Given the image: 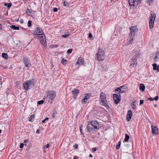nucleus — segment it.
Here are the masks:
<instances>
[{
    "label": "nucleus",
    "instance_id": "obj_1",
    "mask_svg": "<svg viewBox=\"0 0 159 159\" xmlns=\"http://www.w3.org/2000/svg\"><path fill=\"white\" fill-rule=\"evenodd\" d=\"M130 32L129 34V36L130 38V40L129 41V44H131L133 43L134 39V37L135 35V34L137 33L138 29L137 26H132L129 28Z\"/></svg>",
    "mask_w": 159,
    "mask_h": 159
},
{
    "label": "nucleus",
    "instance_id": "obj_2",
    "mask_svg": "<svg viewBox=\"0 0 159 159\" xmlns=\"http://www.w3.org/2000/svg\"><path fill=\"white\" fill-rule=\"evenodd\" d=\"M46 98L48 100V102L50 104L52 103L53 100L56 96V92L54 90H48L46 92Z\"/></svg>",
    "mask_w": 159,
    "mask_h": 159
},
{
    "label": "nucleus",
    "instance_id": "obj_3",
    "mask_svg": "<svg viewBox=\"0 0 159 159\" xmlns=\"http://www.w3.org/2000/svg\"><path fill=\"white\" fill-rule=\"evenodd\" d=\"M98 53L96 54L97 60L99 61H103L104 59V51L100 48H99L98 51Z\"/></svg>",
    "mask_w": 159,
    "mask_h": 159
},
{
    "label": "nucleus",
    "instance_id": "obj_4",
    "mask_svg": "<svg viewBox=\"0 0 159 159\" xmlns=\"http://www.w3.org/2000/svg\"><path fill=\"white\" fill-rule=\"evenodd\" d=\"M100 99L101 101L100 103L102 105L107 107H109L106 99V95L103 92H102L100 93Z\"/></svg>",
    "mask_w": 159,
    "mask_h": 159
},
{
    "label": "nucleus",
    "instance_id": "obj_5",
    "mask_svg": "<svg viewBox=\"0 0 159 159\" xmlns=\"http://www.w3.org/2000/svg\"><path fill=\"white\" fill-rule=\"evenodd\" d=\"M156 17V15L154 13H151L149 19V26L150 29L152 28L154 26V23Z\"/></svg>",
    "mask_w": 159,
    "mask_h": 159
},
{
    "label": "nucleus",
    "instance_id": "obj_6",
    "mask_svg": "<svg viewBox=\"0 0 159 159\" xmlns=\"http://www.w3.org/2000/svg\"><path fill=\"white\" fill-rule=\"evenodd\" d=\"M113 99L115 104H118L121 100V96L120 94H114L113 95Z\"/></svg>",
    "mask_w": 159,
    "mask_h": 159
},
{
    "label": "nucleus",
    "instance_id": "obj_7",
    "mask_svg": "<svg viewBox=\"0 0 159 159\" xmlns=\"http://www.w3.org/2000/svg\"><path fill=\"white\" fill-rule=\"evenodd\" d=\"M33 82L31 80H27L23 84V86L24 89L26 90H27L30 89L29 86L30 85H33Z\"/></svg>",
    "mask_w": 159,
    "mask_h": 159
},
{
    "label": "nucleus",
    "instance_id": "obj_8",
    "mask_svg": "<svg viewBox=\"0 0 159 159\" xmlns=\"http://www.w3.org/2000/svg\"><path fill=\"white\" fill-rule=\"evenodd\" d=\"M39 38L40 42L42 43L43 45L45 46L46 45V39L45 36L44 34H42L41 35L38 36Z\"/></svg>",
    "mask_w": 159,
    "mask_h": 159
},
{
    "label": "nucleus",
    "instance_id": "obj_9",
    "mask_svg": "<svg viewBox=\"0 0 159 159\" xmlns=\"http://www.w3.org/2000/svg\"><path fill=\"white\" fill-rule=\"evenodd\" d=\"M43 34L42 29L39 27H36L34 30V35H36L38 36L41 35L42 34Z\"/></svg>",
    "mask_w": 159,
    "mask_h": 159
},
{
    "label": "nucleus",
    "instance_id": "obj_10",
    "mask_svg": "<svg viewBox=\"0 0 159 159\" xmlns=\"http://www.w3.org/2000/svg\"><path fill=\"white\" fill-rule=\"evenodd\" d=\"M87 129L89 132H93L96 129L92 125L91 122L88 123L87 125Z\"/></svg>",
    "mask_w": 159,
    "mask_h": 159
},
{
    "label": "nucleus",
    "instance_id": "obj_11",
    "mask_svg": "<svg viewBox=\"0 0 159 159\" xmlns=\"http://www.w3.org/2000/svg\"><path fill=\"white\" fill-rule=\"evenodd\" d=\"M132 112L130 110H128L126 116V120L128 121H129L131 119L132 116Z\"/></svg>",
    "mask_w": 159,
    "mask_h": 159
},
{
    "label": "nucleus",
    "instance_id": "obj_12",
    "mask_svg": "<svg viewBox=\"0 0 159 159\" xmlns=\"http://www.w3.org/2000/svg\"><path fill=\"white\" fill-rule=\"evenodd\" d=\"M92 125L96 129L98 130L99 129V123L96 121H93L90 122Z\"/></svg>",
    "mask_w": 159,
    "mask_h": 159
},
{
    "label": "nucleus",
    "instance_id": "obj_13",
    "mask_svg": "<svg viewBox=\"0 0 159 159\" xmlns=\"http://www.w3.org/2000/svg\"><path fill=\"white\" fill-rule=\"evenodd\" d=\"M137 59L135 58H133L131 61V63L130 64V66L131 68H133L137 65Z\"/></svg>",
    "mask_w": 159,
    "mask_h": 159
},
{
    "label": "nucleus",
    "instance_id": "obj_14",
    "mask_svg": "<svg viewBox=\"0 0 159 159\" xmlns=\"http://www.w3.org/2000/svg\"><path fill=\"white\" fill-rule=\"evenodd\" d=\"M84 65V59L81 57H79L77 60L76 65Z\"/></svg>",
    "mask_w": 159,
    "mask_h": 159
},
{
    "label": "nucleus",
    "instance_id": "obj_15",
    "mask_svg": "<svg viewBox=\"0 0 159 159\" xmlns=\"http://www.w3.org/2000/svg\"><path fill=\"white\" fill-rule=\"evenodd\" d=\"M23 61L25 66V67L28 68L30 67L29 61L27 58H23Z\"/></svg>",
    "mask_w": 159,
    "mask_h": 159
},
{
    "label": "nucleus",
    "instance_id": "obj_16",
    "mask_svg": "<svg viewBox=\"0 0 159 159\" xmlns=\"http://www.w3.org/2000/svg\"><path fill=\"white\" fill-rule=\"evenodd\" d=\"M152 131L153 134H157L158 132L157 127H156L155 126H153V125H152Z\"/></svg>",
    "mask_w": 159,
    "mask_h": 159
},
{
    "label": "nucleus",
    "instance_id": "obj_17",
    "mask_svg": "<svg viewBox=\"0 0 159 159\" xmlns=\"http://www.w3.org/2000/svg\"><path fill=\"white\" fill-rule=\"evenodd\" d=\"M152 66L154 70H157L158 72H159V66L157 65L156 63H154L152 64Z\"/></svg>",
    "mask_w": 159,
    "mask_h": 159
},
{
    "label": "nucleus",
    "instance_id": "obj_18",
    "mask_svg": "<svg viewBox=\"0 0 159 159\" xmlns=\"http://www.w3.org/2000/svg\"><path fill=\"white\" fill-rule=\"evenodd\" d=\"M140 54L139 52H137L136 54H133V58H135L137 60V59L140 58Z\"/></svg>",
    "mask_w": 159,
    "mask_h": 159
},
{
    "label": "nucleus",
    "instance_id": "obj_19",
    "mask_svg": "<svg viewBox=\"0 0 159 159\" xmlns=\"http://www.w3.org/2000/svg\"><path fill=\"white\" fill-rule=\"evenodd\" d=\"M120 88L122 90H125V91L126 92V91L127 90L128 86L127 84H125L122 86H120Z\"/></svg>",
    "mask_w": 159,
    "mask_h": 159
},
{
    "label": "nucleus",
    "instance_id": "obj_20",
    "mask_svg": "<svg viewBox=\"0 0 159 159\" xmlns=\"http://www.w3.org/2000/svg\"><path fill=\"white\" fill-rule=\"evenodd\" d=\"M135 0H128V2L129 5L131 6L134 5Z\"/></svg>",
    "mask_w": 159,
    "mask_h": 159
},
{
    "label": "nucleus",
    "instance_id": "obj_21",
    "mask_svg": "<svg viewBox=\"0 0 159 159\" xmlns=\"http://www.w3.org/2000/svg\"><path fill=\"white\" fill-rule=\"evenodd\" d=\"M72 94L75 96H77L79 93V90L77 89H75L72 91Z\"/></svg>",
    "mask_w": 159,
    "mask_h": 159
},
{
    "label": "nucleus",
    "instance_id": "obj_22",
    "mask_svg": "<svg viewBox=\"0 0 159 159\" xmlns=\"http://www.w3.org/2000/svg\"><path fill=\"white\" fill-rule=\"evenodd\" d=\"M145 89V86L144 84H140L139 89L142 91H143Z\"/></svg>",
    "mask_w": 159,
    "mask_h": 159
},
{
    "label": "nucleus",
    "instance_id": "obj_23",
    "mask_svg": "<svg viewBox=\"0 0 159 159\" xmlns=\"http://www.w3.org/2000/svg\"><path fill=\"white\" fill-rule=\"evenodd\" d=\"M155 59L156 61H157L159 60V51L156 53Z\"/></svg>",
    "mask_w": 159,
    "mask_h": 159
},
{
    "label": "nucleus",
    "instance_id": "obj_24",
    "mask_svg": "<svg viewBox=\"0 0 159 159\" xmlns=\"http://www.w3.org/2000/svg\"><path fill=\"white\" fill-rule=\"evenodd\" d=\"M10 28L14 30H18L19 29V27L15 26V25L10 26Z\"/></svg>",
    "mask_w": 159,
    "mask_h": 159
},
{
    "label": "nucleus",
    "instance_id": "obj_25",
    "mask_svg": "<svg viewBox=\"0 0 159 159\" xmlns=\"http://www.w3.org/2000/svg\"><path fill=\"white\" fill-rule=\"evenodd\" d=\"M85 95L84 98H85L88 100V99H89L90 97L91 96V94L90 93H86L84 94Z\"/></svg>",
    "mask_w": 159,
    "mask_h": 159
},
{
    "label": "nucleus",
    "instance_id": "obj_26",
    "mask_svg": "<svg viewBox=\"0 0 159 159\" xmlns=\"http://www.w3.org/2000/svg\"><path fill=\"white\" fill-rule=\"evenodd\" d=\"M136 101H134L132 102L131 103V106L132 107V108L134 109L136 108V104L135 103H136Z\"/></svg>",
    "mask_w": 159,
    "mask_h": 159
},
{
    "label": "nucleus",
    "instance_id": "obj_27",
    "mask_svg": "<svg viewBox=\"0 0 159 159\" xmlns=\"http://www.w3.org/2000/svg\"><path fill=\"white\" fill-rule=\"evenodd\" d=\"M125 138L124 139L125 141L127 142L129 141V136L127 134H125Z\"/></svg>",
    "mask_w": 159,
    "mask_h": 159
},
{
    "label": "nucleus",
    "instance_id": "obj_28",
    "mask_svg": "<svg viewBox=\"0 0 159 159\" xmlns=\"http://www.w3.org/2000/svg\"><path fill=\"white\" fill-rule=\"evenodd\" d=\"M2 57L4 58L7 59L8 58V55L7 54L5 53H3L2 54Z\"/></svg>",
    "mask_w": 159,
    "mask_h": 159
},
{
    "label": "nucleus",
    "instance_id": "obj_29",
    "mask_svg": "<svg viewBox=\"0 0 159 159\" xmlns=\"http://www.w3.org/2000/svg\"><path fill=\"white\" fill-rule=\"evenodd\" d=\"M4 5L7 7L9 8H9L11 6V3H5Z\"/></svg>",
    "mask_w": 159,
    "mask_h": 159
},
{
    "label": "nucleus",
    "instance_id": "obj_30",
    "mask_svg": "<svg viewBox=\"0 0 159 159\" xmlns=\"http://www.w3.org/2000/svg\"><path fill=\"white\" fill-rule=\"evenodd\" d=\"M87 100L84 98L81 100V103L82 104H85L87 102Z\"/></svg>",
    "mask_w": 159,
    "mask_h": 159
},
{
    "label": "nucleus",
    "instance_id": "obj_31",
    "mask_svg": "<svg viewBox=\"0 0 159 159\" xmlns=\"http://www.w3.org/2000/svg\"><path fill=\"white\" fill-rule=\"evenodd\" d=\"M26 13L29 16H31V11L29 9H28L27 10Z\"/></svg>",
    "mask_w": 159,
    "mask_h": 159
},
{
    "label": "nucleus",
    "instance_id": "obj_32",
    "mask_svg": "<svg viewBox=\"0 0 159 159\" xmlns=\"http://www.w3.org/2000/svg\"><path fill=\"white\" fill-rule=\"evenodd\" d=\"M67 62V61L66 60L63 58L61 61V63L62 64L65 65L66 64Z\"/></svg>",
    "mask_w": 159,
    "mask_h": 159
},
{
    "label": "nucleus",
    "instance_id": "obj_33",
    "mask_svg": "<svg viewBox=\"0 0 159 159\" xmlns=\"http://www.w3.org/2000/svg\"><path fill=\"white\" fill-rule=\"evenodd\" d=\"M34 115H32L30 116L29 118V121H32L33 119H34Z\"/></svg>",
    "mask_w": 159,
    "mask_h": 159
},
{
    "label": "nucleus",
    "instance_id": "obj_34",
    "mask_svg": "<svg viewBox=\"0 0 159 159\" xmlns=\"http://www.w3.org/2000/svg\"><path fill=\"white\" fill-rule=\"evenodd\" d=\"M121 141H120L117 145H116V148L117 149H119L120 147V145L121 144Z\"/></svg>",
    "mask_w": 159,
    "mask_h": 159
},
{
    "label": "nucleus",
    "instance_id": "obj_35",
    "mask_svg": "<svg viewBox=\"0 0 159 159\" xmlns=\"http://www.w3.org/2000/svg\"><path fill=\"white\" fill-rule=\"evenodd\" d=\"M63 4L65 6H68L69 5V3L65 1L63 2Z\"/></svg>",
    "mask_w": 159,
    "mask_h": 159
},
{
    "label": "nucleus",
    "instance_id": "obj_36",
    "mask_svg": "<svg viewBox=\"0 0 159 159\" xmlns=\"http://www.w3.org/2000/svg\"><path fill=\"white\" fill-rule=\"evenodd\" d=\"M57 114V112L56 111H54L53 113L52 114V116L53 118L55 117V116Z\"/></svg>",
    "mask_w": 159,
    "mask_h": 159
},
{
    "label": "nucleus",
    "instance_id": "obj_37",
    "mask_svg": "<svg viewBox=\"0 0 159 159\" xmlns=\"http://www.w3.org/2000/svg\"><path fill=\"white\" fill-rule=\"evenodd\" d=\"M137 52H139V51L138 49V48L137 49H135L133 52V54H136Z\"/></svg>",
    "mask_w": 159,
    "mask_h": 159
},
{
    "label": "nucleus",
    "instance_id": "obj_38",
    "mask_svg": "<svg viewBox=\"0 0 159 159\" xmlns=\"http://www.w3.org/2000/svg\"><path fill=\"white\" fill-rule=\"evenodd\" d=\"M44 102V101L43 100H40L38 102V104L40 105L43 104Z\"/></svg>",
    "mask_w": 159,
    "mask_h": 159
},
{
    "label": "nucleus",
    "instance_id": "obj_39",
    "mask_svg": "<svg viewBox=\"0 0 159 159\" xmlns=\"http://www.w3.org/2000/svg\"><path fill=\"white\" fill-rule=\"evenodd\" d=\"M32 21L31 20H29L28 22V26L29 27H30L31 26Z\"/></svg>",
    "mask_w": 159,
    "mask_h": 159
},
{
    "label": "nucleus",
    "instance_id": "obj_40",
    "mask_svg": "<svg viewBox=\"0 0 159 159\" xmlns=\"http://www.w3.org/2000/svg\"><path fill=\"white\" fill-rule=\"evenodd\" d=\"M72 49H70L67 50V52L68 54H70L72 52Z\"/></svg>",
    "mask_w": 159,
    "mask_h": 159
},
{
    "label": "nucleus",
    "instance_id": "obj_41",
    "mask_svg": "<svg viewBox=\"0 0 159 159\" xmlns=\"http://www.w3.org/2000/svg\"><path fill=\"white\" fill-rule=\"evenodd\" d=\"M125 90H122L121 89H120V90L118 94H120V93H125Z\"/></svg>",
    "mask_w": 159,
    "mask_h": 159
},
{
    "label": "nucleus",
    "instance_id": "obj_42",
    "mask_svg": "<svg viewBox=\"0 0 159 159\" xmlns=\"http://www.w3.org/2000/svg\"><path fill=\"white\" fill-rule=\"evenodd\" d=\"M78 145L77 144H75L73 146L74 148L75 149H77L78 148Z\"/></svg>",
    "mask_w": 159,
    "mask_h": 159
},
{
    "label": "nucleus",
    "instance_id": "obj_43",
    "mask_svg": "<svg viewBox=\"0 0 159 159\" xmlns=\"http://www.w3.org/2000/svg\"><path fill=\"white\" fill-rule=\"evenodd\" d=\"M120 89H121L120 88V87L117 88L116 89H115V92H117V91H120Z\"/></svg>",
    "mask_w": 159,
    "mask_h": 159
},
{
    "label": "nucleus",
    "instance_id": "obj_44",
    "mask_svg": "<svg viewBox=\"0 0 159 159\" xmlns=\"http://www.w3.org/2000/svg\"><path fill=\"white\" fill-rule=\"evenodd\" d=\"M83 125H81L80 126V132L82 133V127H83Z\"/></svg>",
    "mask_w": 159,
    "mask_h": 159
},
{
    "label": "nucleus",
    "instance_id": "obj_45",
    "mask_svg": "<svg viewBox=\"0 0 159 159\" xmlns=\"http://www.w3.org/2000/svg\"><path fill=\"white\" fill-rule=\"evenodd\" d=\"M48 120V117H46V118L44 120H43L42 121V123H44L45 122V121H46V120Z\"/></svg>",
    "mask_w": 159,
    "mask_h": 159
},
{
    "label": "nucleus",
    "instance_id": "obj_46",
    "mask_svg": "<svg viewBox=\"0 0 159 159\" xmlns=\"http://www.w3.org/2000/svg\"><path fill=\"white\" fill-rule=\"evenodd\" d=\"M24 146V144L23 143H20V148H22Z\"/></svg>",
    "mask_w": 159,
    "mask_h": 159
},
{
    "label": "nucleus",
    "instance_id": "obj_47",
    "mask_svg": "<svg viewBox=\"0 0 159 159\" xmlns=\"http://www.w3.org/2000/svg\"><path fill=\"white\" fill-rule=\"evenodd\" d=\"M148 99L149 100H150V101H154V98H148Z\"/></svg>",
    "mask_w": 159,
    "mask_h": 159
},
{
    "label": "nucleus",
    "instance_id": "obj_48",
    "mask_svg": "<svg viewBox=\"0 0 159 159\" xmlns=\"http://www.w3.org/2000/svg\"><path fill=\"white\" fill-rule=\"evenodd\" d=\"M144 102L143 100H140V105H141L143 104Z\"/></svg>",
    "mask_w": 159,
    "mask_h": 159
},
{
    "label": "nucleus",
    "instance_id": "obj_49",
    "mask_svg": "<svg viewBox=\"0 0 159 159\" xmlns=\"http://www.w3.org/2000/svg\"><path fill=\"white\" fill-rule=\"evenodd\" d=\"M69 35L68 34L63 35H62V36L63 37L66 38H67V37H68L69 36Z\"/></svg>",
    "mask_w": 159,
    "mask_h": 159
},
{
    "label": "nucleus",
    "instance_id": "obj_50",
    "mask_svg": "<svg viewBox=\"0 0 159 159\" xmlns=\"http://www.w3.org/2000/svg\"><path fill=\"white\" fill-rule=\"evenodd\" d=\"M53 11L55 12H56L57 11V8L55 7L53 9Z\"/></svg>",
    "mask_w": 159,
    "mask_h": 159
},
{
    "label": "nucleus",
    "instance_id": "obj_51",
    "mask_svg": "<svg viewBox=\"0 0 159 159\" xmlns=\"http://www.w3.org/2000/svg\"><path fill=\"white\" fill-rule=\"evenodd\" d=\"M158 99V96H156L154 98V100L156 101H157Z\"/></svg>",
    "mask_w": 159,
    "mask_h": 159
},
{
    "label": "nucleus",
    "instance_id": "obj_52",
    "mask_svg": "<svg viewBox=\"0 0 159 159\" xmlns=\"http://www.w3.org/2000/svg\"><path fill=\"white\" fill-rule=\"evenodd\" d=\"M93 36L92 34H91V33H89V38H91Z\"/></svg>",
    "mask_w": 159,
    "mask_h": 159
},
{
    "label": "nucleus",
    "instance_id": "obj_53",
    "mask_svg": "<svg viewBox=\"0 0 159 159\" xmlns=\"http://www.w3.org/2000/svg\"><path fill=\"white\" fill-rule=\"evenodd\" d=\"M137 1L138 3V4H140L141 3L142 0H135L136 1Z\"/></svg>",
    "mask_w": 159,
    "mask_h": 159
},
{
    "label": "nucleus",
    "instance_id": "obj_54",
    "mask_svg": "<svg viewBox=\"0 0 159 159\" xmlns=\"http://www.w3.org/2000/svg\"><path fill=\"white\" fill-rule=\"evenodd\" d=\"M97 148H93V151H95L97 150Z\"/></svg>",
    "mask_w": 159,
    "mask_h": 159
},
{
    "label": "nucleus",
    "instance_id": "obj_55",
    "mask_svg": "<svg viewBox=\"0 0 159 159\" xmlns=\"http://www.w3.org/2000/svg\"><path fill=\"white\" fill-rule=\"evenodd\" d=\"M49 144L48 143L46 145V146H45V147H46V148H49Z\"/></svg>",
    "mask_w": 159,
    "mask_h": 159
},
{
    "label": "nucleus",
    "instance_id": "obj_56",
    "mask_svg": "<svg viewBox=\"0 0 159 159\" xmlns=\"http://www.w3.org/2000/svg\"><path fill=\"white\" fill-rule=\"evenodd\" d=\"M37 134H39V129H37L36 132Z\"/></svg>",
    "mask_w": 159,
    "mask_h": 159
},
{
    "label": "nucleus",
    "instance_id": "obj_57",
    "mask_svg": "<svg viewBox=\"0 0 159 159\" xmlns=\"http://www.w3.org/2000/svg\"><path fill=\"white\" fill-rule=\"evenodd\" d=\"M89 157H93V155L91 154H90L89 155Z\"/></svg>",
    "mask_w": 159,
    "mask_h": 159
},
{
    "label": "nucleus",
    "instance_id": "obj_58",
    "mask_svg": "<svg viewBox=\"0 0 159 159\" xmlns=\"http://www.w3.org/2000/svg\"><path fill=\"white\" fill-rule=\"evenodd\" d=\"M28 140H25L24 141V143H27L28 142Z\"/></svg>",
    "mask_w": 159,
    "mask_h": 159
},
{
    "label": "nucleus",
    "instance_id": "obj_59",
    "mask_svg": "<svg viewBox=\"0 0 159 159\" xmlns=\"http://www.w3.org/2000/svg\"><path fill=\"white\" fill-rule=\"evenodd\" d=\"M73 159H77L76 157V156H74L73 157Z\"/></svg>",
    "mask_w": 159,
    "mask_h": 159
},
{
    "label": "nucleus",
    "instance_id": "obj_60",
    "mask_svg": "<svg viewBox=\"0 0 159 159\" xmlns=\"http://www.w3.org/2000/svg\"><path fill=\"white\" fill-rule=\"evenodd\" d=\"M57 45L56 44V45H55V47H54L57 48Z\"/></svg>",
    "mask_w": 159,
    "mask_h": 159
},
{
    "label": "nucleus",
    "instance_id": "obj_61",
    "mask_svg": "<svg viewBox=\"0 0 159 159\" xmlns=\"http://www.w3.org/2000/svg\"><path fill=\"white\" fill-rule=\"evenodd\" d=\"M2 25H1V24H0V29H1V28H2Z\"/></svg>",
    "mask_w": 159,
    "mask_h": 159
},
{
    "label": "nucleus",
    "instance_id": "obj_62",
    "mask_svg": "<svg viewBox=\"0 0 159 159\" xmlns=\"http://www.w3.org/2000/svg\"><path fill=\"white\" fill-rule=\"evenodd\" d=\"M154 106L155 107H157V105L156 104H155V105H154Z\"/></svg>",
    "mask_w": 159,
    "mask_h": 159
},
{
    "label": "nucleus",
    "instance_id": "obj_63",
    "mask_svg": "<svg viewBox=\"0 0 159 159\" xmlns=\"http://www.w3.org/2000/svg\"><path fill=\"white\" fill-rule=\"evenodd\" d=\"M151 1L150 2H152L153 1V0H150Z\"/></svg>",
    "mask_w": 159,
    "mask_h": 159
},
{
    "label": "nucleus",
    "instance_id": "obj_64",
    "mask_svg": "<svg viewBox=\"0 0 159 159\" xmlns=\"http://www.w3.org/2000/svg\"><path fill=\"white\" fill-rule=\"evenodd\" d=\"M1 132H2V130L0 129V133H1Z\"/></svg>",
    "mask_w": 159,
    "mask_h": 159
}]
</instances>
